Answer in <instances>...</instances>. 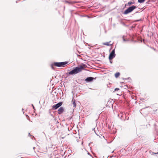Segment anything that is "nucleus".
Instances as JSON below:
<instances>
[{
  "label": "nucleus",
  "instance_id": "f257e3e1",
  "mask_svg": "<svg viewBox=\"0 0 158 158\" xmlns=\"http://www.w3.org/2000/svg\"><path fill=\"white\" fill-rule=\"evenodd\" d=\"M85 66V65L84 64L83 65H80L76 67L73 70L68 73L67 74V75L68 76H69L70 75H74L78 73L83 70L84 69V67Z\"/></svg>",
  "mask_w": 158,
  "mask_h": 158
},
{
  "label": "nucleus",
  "instance_id": "f03ea898",
  "mask_svg": "<svg viewBox=\"0 0 158 158\" xmlns=\"http://www.w3.org/2000/svg\"><path fill=\"white\" fill-rule=\"evenodd\" d=\"M68 64L67 62H55L54 65L55 66L60 67H63L65 66V65Z\"/></svg>",
  "mask_w": 158,
  "mask_h": 158
},
{
  "label": "nucleus",
  "instance_id": "7ed1b4c3",
  "mask_svg": "<svg viewBox=\"0 0 158 158\" xmlns=\"http://www.w3.org/2000/svg\"><path fill=\"white\" fill-rule=\"evenodd\" d=\"M136 6L133 5L129 7L124 12V14L125 15L131 12L136 8Z\"/></svg>",
  "mask_w": 158,
  "mask_h": 158
},
{
  "label": "nucleus",
  "instance_id": "20e7f679",
  "mask_svg": "<svg viewBox=\"0 0 158 158\" xmlns=\"http://www.w3.org/2000/svg\"><path fill=\"white\" fill-rule=\"evenodd\" d=\"M115 56V49H114L112 50L111 52L110 53L109 56V59L110 60H111L114 58Z\"/></svg>",
  "mask_w": 158,
  "mask_h": 158
},
{
  "label": "nucleus",
  "instance_id": "39448f33",
  "mask_svg": "<svg viewBox=\"0 0 158 158\" xmlns=\"http://www.w3.org/2000/svg\"><path fill=\"white\" fill-rule=\"evenodd\" d=\"M62 104V102H59L56 105L53 106H52V109L54 110H56L61 106Z\"/></svg>",
  "mask_w": 158,
  "mask_h": 158
},
{
  "label": "nucleus",
  "instance_id": "423d86ee",
  "mask_svg": "<svg viewBox=\"0 0 158 158\" xmlns=\"http://www.w3.org/2000/svg\"><path fill=\"white\" fill-rule=\"evenodd\" d=\"M94 79H95L94 77H89L86 78L85 79V81L86 82H88L92 81Z\"/></svg>",
  "mask_w": 158,
  "mask_h": 158
},
{
  "label": "nucleus",
  "instance_id": "0eeeda50",
  "mask_svg": "<svg viewBox=\"0 0 158 158\" xmlns=\"http://www.w3.org/2000/svg\"><path fill=\"white\" fill-rule=\"evenodd\" d=\"M64 111V109L63 107H61L58 110V113L59 114H61Z\"/></svg>",
  "mask_w": 158,
  "mask_h": 158
},
{
  "label": "nucleus",
  "instance_id": "6e6552de",
  "mask_svg": "<svg viewBox=\"0 0 158 158\" xmlns=\"http://www.w3.org/2000/svg\"><path fill=\"white\" fill-rule=\"evenodd\" d=\"M65 2L66 3H68L69 4H72L76 3V2L75 1H65Z\"/></svg>",
  "mask_w": 158,
  "mask_h": 158
},
{
  "label": "nucleus",
  "instance_id": "1a4fd4ad",
  "mask_svg": "<svg viewBox=\"0 0 158 158\" xmlns=\"http://www.w3.org/2000/svg\"><path fill=\"white\" fill-rule=\"evenodd\" d=\"M121 116L122 117H124L125 116V114L123 112H121L120 114L118 115V116Z\"/></svg>",
  "mask_w": 158,
  "mask_h": 158
},
{
  "label": "nucleus",
  "instance_id": "9d476101",
  "mask_svg": "<svg viewBox=\"0 0 158 158\" xmlns=\"http://www.w3.org/2000/svg\"><path fill=\"white\" fill-rule=\"evenodd\" d=\"M134 3H135V2H128L127 3V6H130L131 5L134 4Z\"/></svg>",
  "mask_w": 158,
  "mask_h": 158
},
{
  "label": "nucleus",
  "instance_id": "9b49d317",
  "mask_svg": "<svg viewBox=\"0 0 158 158\" xmlns=\"http://www.w3.org/2000/svg\"><path fill=\"white\" fill-rule=\"evenodd\" d=\"M110 42V41L109 42H106V43H103V44L104 45H107V46H110V45H111V44H110L109 43Z\"/></svg>",
  "mask_w": 158,
  "mask_h": 158
},
{
  "label": "nucleus",
  "instance_id": "f8f14e48",
  "mask_svg": "<svg viewBox=\"0 0 158 158\" xmlns=\"http://www.w3.org/2000/svg\"><path fill=\"white\" fill-rule=\"evenodd\" d=\"M120 75V73L119 72L115 74V76L116 78H117Z\"/></svg>",
  "mask_w": 158,
  "mask_h": 158
},
{
  "label": "nucleus",
  "instance_id": "ddd939ff",
  "mask_svg": "<svg viewBox=\"0 0 158 158\" xmlns=\"http://www.w3.org/2000/svg\"><path fill=\"white\" fill-rule=\"evenodd\" d=\"M145 0H138V2L140 3H142L144 2Z\"/></svg>",
  "mask_w": 158,
  "mask_h": 158
},
{
  "label": "nucleus",
  "instance_id": "4468645a",
  "mask_svg": "<svg viewBox=\"0 0 158 158\" xmlns=\"http://www.w3.org/2000/svg\"><path fill=\"white\" fill-rule=\"evenodd\" d=\"M73 107L74 108H75L76 106V104L75 103V102L74 101L73 102Z\"/></svg>",
  "mask_w": 158,
  "mask_h": 158
},
{
  "label": "nucleus",
  "instance_id": "2eb2a0df",
  "mask_svg": "<svg viewBox=\"0 0 158 158\" xmlns=\"http://www.w3.org/2000/svg\"><path fill=\"white\" fill-rule=\"evenodd\" d=\"M119 90V89L118 88H116L114 90L116 91H118Z\"/></svg>",
  "mask_w": 158,
  "mask_h": 158
},
{
  "label": "nucleus",
  "instance_id": "dca6fc26",
  "mask_svg": "<svg viewBox=\"0 0 158 158\" xmlns=\"http://www.w3.org/2000/svg\"><path fill=\"white\" fill-rule=\"evenodd\" d=\"M123 41H126V40H125L123 38Z\"/></svg>",
  "mask_w": 158,
  "mask_h": 158
},
{
  "label": "nucleus",
  "instance_id": "f3484780",
  "mask_svg": "<svg viewBox=\"0 0 158 158\" xmlns=\"http://www.w3.org/2000/svg\"><path fill=\"white\" fill-rule=\"evenodd\" d=\"M154 153V154H158V152L157 153Z\"/></svg>",
  "mask_w": 158,
  "mask_h": 158
},
{
  "label": "nucleus",
  "instance_id": "a211bd4d",
  "mask_svg": "<svg viewBox=\"0 0 158 158\" xmlns=\"http://www.w3.org/2000/svg\"><path fill=\"white\" fill-rule=\"evenodd\" d=\"M110 62L111 63H112V61H111V60H110Z\"/></svg>",
  "mask_w": 158,
  "mask_h": 158
},
{
  "label": "nucleus",
  "instance_id": "6ab92c4d",
  "mask_svg": "<svg viewBox=\"0 0 158 158\" xmlns=\"http://www.w3.org/2000/svg\"><path fill=\"white\" fill-rule=\"evenodd\" d=\"M140 20H138L137 21H140Z\"/></svg>",
  "mask_w": 158,
  "mask_h": 158
},
{
  "label": "nucleus",
  "instance_id": "aec40b11",
  "mask_svg": "<svg viewBox=\"0 0 158 158\" xmlns=\"http://www.w3.org/2000/svg\"><path fill=\"white\" fill-rule=\"evenodd\" d=\"M32 106H33H33H34L33 104H32Z\"/></svg>",
  "mask_w": 158,
  "mask_h": 158
},
{
  "label": "nucleus",
  "instance_id": "412c9836",
  "mask_svg": "<svg viewBox=\"0 0 158 158\" xmlns=\"http://www.w3.org/2000/svg\"><path fill=\"white\" fill-rule=\"evenodd\" d=\"M30 135V133H29V135Z\"/></svg>",
  "mask_w": 158,
  "mask_h": 158
},
{
  "label": "nucleus",
  "instance_id": "4be33fe9",
  "mask_svg": "<svg viewBox=\"0 0 158 158\" xmlns=\"http://www.w3.org/2000/svg\"><path fill=\"white\" fill-rule=\"evenodd\" d=\"M88 154L89 155V153H88Z\"/></svg>",
  "mask_w": 158,
  "mask_h": 158
},
{
  "label": "nucleus",
  "instance_id": "5701e85b",
  "mask_svg": "<svg viewBox=\"0 0 158 158\" xmlns=\"http://www.w3.org/2000/svg\"><path fill=\"white\" fill-rule=\"evenodd\" d=\"M33 108H34V106H33Z\"/></svg>",
  "mask_w": 158,
  "mask_h": 158
}]
</instances>
